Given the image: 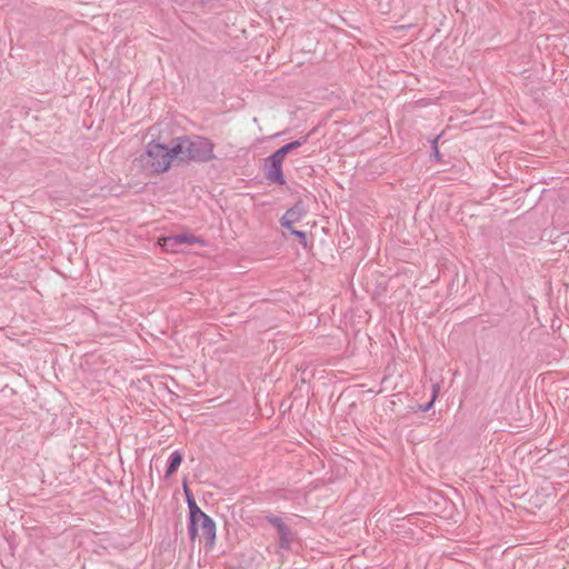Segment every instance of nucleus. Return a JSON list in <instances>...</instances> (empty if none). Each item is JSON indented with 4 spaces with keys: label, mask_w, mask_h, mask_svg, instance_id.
I'll return each instance as SVG.
<instances>
[{
    "label": "nucleus",
    "mask_w": 569,
    "mask_h": 569,
    "mask_svg": "<svg viewBox=\"0 0 569 569\" xmlns=\"http://www.w3.org/2000/svg\"><path fill=\"white\" fill-rule=\"evenodd\" d=\"M179 148L177 139L171 147L152 140L146 147L143 161L153 172L163 173L169 170L173 159L180 156Z\"/></svg>",
    "instance_id": "1"
},
{
    "label": "nucleus",
    "mask_w": 569,
    "mask_h": 569,
    "mask_svg": "<svg viewBox=\"0 0 569 569\" xmlns=\"http://www.w3.org/2000/svg\"><path fill=\"white\" fill-rule=\"evenodd\" d=\"M187 503L189 507V526L188 533L190 540L194 541L198 537V529L202 531L207 545L212 547L216 541V523L211 517L204 513L197 505L196 500L188 497Z\"/></svg>",
    "instance_id": "2"
},
{
    "label": "nucleus",
    "mask_w": 569,
    "mask_h": 569,
    "mask_svg": "<svg viewBox=\"0 0 569 569\" xmlns=\"http://www.w3.org/2000/svg\"><path fill=\"white\" fill-rule=\"evenodd\" d=\"M180 156L194 162H208L216 159L213 142L201 136L177 138Z\"/></svg>",
    "instance_id": "3"
},
{
    "label": "nucleus",
    "mask_w": 569,
    "mask_h": 569,
    "mask_svg": "<svg viewBox=\"0 0 569 569\" xmlns=\"http://www.w3.org/2000/svg\"><path fill=\"white\" fill-rule=\"evenodd\" d=\"M263 172L267 180L280 186L286 183V178L282 172V161L277 160L272 154L264 159Z\"/></svg>",
    "instance_id": "4"
},
{
    "label": "nucleus",
    "mask_w": 569,
    "mask_h": 569,
    "mask_svg": "<svg viewBox=\"0 0 569 569\" xmlns=\"http://www.w3.org/2000/svg\"><path fill=\"white\" fill-rule=\"evenodd\" d=\"M266 520L277 529L279 535V547L281 549H289L292 542V535L286 522L280 517L273 515H267Z\"/></svg>",
    "instance_id": "5"
},
{
    "label": "nucleus",
    "mask_w": 569,
    "mask_h": 569,
    "mask_svg": "<svg viewBox=\"0 0 569 569\" xmlns=\"http://www.w3.org/2000/svg\"><path fill=\"white\" fill-rule=\"evenodd\" d=\"M194 243H203V240L193 236V234H173L164 238L163 246L167 249L176 251L180 244H194Z\"/></svg>",
    "instance_id": "6"
},
{
    "label": "nucleus",
    "mask_w": 569,
    "mask_h": 569,
    "mask_svg": "<svg viewBox=\"0 0 569 569\" xmlns=\"http://www.w3.org/2000/svg\"><path fill=\"white\" fill-rule=\"evenodd\" d=\"M302 218V209L299 206H295L288 209L284 214L280 218V224L283 228H290V224L298 222Z\"/></svg>",
    "instance_id": "7"
},
{
    "label": "nucleus",
    "mask_w": 569,
    "mask_h": 569,
    "mask_svg": "<svg viewBox=\"0 0 569 569\" xmlns=\"http://www.w3.org/2000/svg\"><path fill=\"white\" fill-rule=\"evenodd\" d=\"M183 460V455L179 450H174L171 452L168 459V466L164 473V477L168 479L170 478L180 467L181 462Z\"/></svg>",
    "instance_id": "8"
},
{
    "label": "nucleus",
    "mask_w": 569,
    "mask_h": 569,
    "mask_svg": "<svg viewBox=\"0 0 569 569\" xmlns=\"http://www.w3.org/2000/svg\"><path fill=\"white\" fill-rule=\"evenodd\" d=\"M284 229L288 230L292 236L297 237L299 240V243L303 248H308V237L305 231L295 229L292 224H290V228H284Z\"/></svg>",
    "instance_id": "9"
},
{
    "label": "nucleus",
    "mask_w": 569,
    "mask_h": 569,
    "mask_svg": "<svg viewBox=\"0 0 569 569\" xmlns=\"http://www.w3.org/2000/svg\"><path fill=\"white\" fill-rule=\"evenodd\" d=\"M291 152V150L289 149V147L287 144L282 146L281 148H279L278 150H276L272 156L277 158V160H280L283 162L286 156Z\"/></svg>",
    "instance_id": "10"
},
{
    "label": "nucleus",
    "mask_w": 569,
    "mask_h": 569,
    "mask_svg": "<svg viewBox=\"0 0 569 569\" xmlns=\"http://www.w3.org/2000/svg\"><path fill=\"white\" fill-rule=\"evenodd\" d=\"M437 392H438V386H433V395H432L431 400L428 403H426L423 407H421V410L423 412H427L432 408L435 400L437 398Z\"/></svg>",
    "instance_id": "11"
},
{
    "label": "nucleus",
    "mask_w": 569,
    "mask_h": 569,
    "mask_svg": "<svg viewBox=\"0 0 569 569\" xmlns=\"http://www.w3.org/2000/svg\"><path fill=\"white\" fill-rule=\"evenodd\" d=\"M307 139H308V136H305L303 138H301L299 140H295V141L287 143V146L292 151V150L301 147L307 141Z\"/></svg>",
    "instance_id": "12"
},
{
    "label": "nucleus",
    "mask_w": 569,
    "mask_h": 569,
    "mask_svg": "<svg viewBox=\"0 0 569 569\" xmlns=\"http://www.w3.org/2000/svg\"><path fill=\"white\" fill-rule=\"evenodd\" d=\"M432 148H433L435 157L439 160L440 153H439L437 144L435 143Z\"/></svg>",
    "instance_id": "13"
}]
</instances>
